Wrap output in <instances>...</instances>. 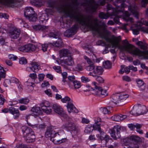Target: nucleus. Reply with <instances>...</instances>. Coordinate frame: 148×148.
I'll return each instance as SVG.
<instances>
[{
  "mask_svg": "<svg viewBox=\"0 0 148 148\" xmlns=\"http://www.w3.org/2000/svg\"><path fill=\"white\" fill-rule=\"evenodd\" d=\"M37 18V15L36 14L34 13V14H32L30 16L28 17L27 18L29 19L30 21L33 22L35 21Z\"/></svg>",
  "mask_w": 148,
  "mask_h": 148,
  "instance_id": "nucleus-39",
  "label": "nucleus"
},
{
  "mask_svg": "<svg viewBox=\"0 0 148 148\" xmlns=\"http://www.w3.org/2000/svg\"><path fill=\"white\" fill-rule=\"evenodd\" d=\"M95 124H101V119L98 117H96L95 119Z\"/></svg>",
  "mask_w": 148,
  "mask_h": 148,
  "instance_id": "nucleus-62",
  "label": "nucleus"
},
{
  "mask_svg": "<svg viewBox=\"0 0 148 148\" xmlns=\"http://www.w3.org/2000/svg\"><path fill=\"white\" fill-rule=\"evenodd\" d=\"M99 133V134L97 135V136L100 140H104L106 143H107L109 140L111 139L110 136L103 131H100Z\"/></svg>",
  "mask_w": 148,
  "mask_h": 148,
  "instance_id": "nucleus-19",
  "label": "nucleus"
},
{
  "mask_svg": "<svg viewBox=\"0 0 148 148\" xmlns=\"http://www.w3.org/2000/svg\"><path fill=\"white\" fill-rule=\"evenodd\" d=\"M4 34H3L2 33L0 32V43L2 45H3L4 44L5 42V38L4 36H3Z\"/></svg>",
  "mask_w": 148,
  "mask_h": 148,
  "instance_id": "nucleus-48",
  "label": "nucleus"
},
{
  "mask_svg": "<svg viewBox=\"0 0 148 148\" xmlns=\"http://www.w3.org/2000/svg\"><path fill=\"white\" fill-rule=\"evenodd\" d=\"M9 112L13 115V117L15 119H17L20 115L19 110L13 107L9 108Z\"/></svg>",
  "mask_w": 148,
  "mask_h": 148,
  "instance_id": "nucleus-24",
  "label": "nucleus"
},
{
  "mask_svg": "<svg viewBox=\"0 0 148 148\" xmlns=\"http://www.w3.org/2000/svg\"><path fill=\"white\" fill-rule=\"evenodd\" d=\"M103 69L101 66H95L94 70L92 71L89 72L88 73V75L94 77L97 75H101L103 72Z\"/></svg>",
  "mask_w": 148,
  "mask_h": 148,
  "instance_id": "nucleus-18",
  "label": "nucleus"
},
{
  "mask_svg": "<svg viewBox=\"0 0 148 148\" xmlns=\"http://www.w3.org/2000/svg\"><path fill=\"white\" fill-rule=\"evenodd\" d=\"M56 134L51 129L49 128L47 129L45 134V136L47 138H50L51 140L55 144H60L65 142L66 139L63 138L61 139L57 140L56 138L53 139V138L56 136Z\"/></svg>",
  "mask_w": 148,
  "mask_h": 148,
  "instance_id": "nucleus-8",
  "label": "nucleus"
},
{
  "mask_svg": "<svg viewBox=\"0 0 148 148\" xmlns=\"http://www.w3.org/2000/svg\"><path fill=\"white\" fill-rule=\"evenodd\" d=\"M110 16H112V14H109L107 13H104L103 12H101L99 14V17L100 18L102 19H107Z\"/></svg>",
  "mask_w": 148,
  "mask_h": 148,
  "instance_id": "nucleus-34",
  "label": "nucleus"
},
{
  "mask_svg": "<svg viewBox=\"0 0 148 148\" xmlns=\"http://www.w3.org/2000/svg\"><path fill=\"white\" fill-rule=\"evenodd\" d=\"M125 66L122 65L121 66V69L119 71V73L120 74H123L124 72L126 74L129 73L130 71V68L129 66L125 67Z\"/></svg>",
  "mask_w": 148,
  "mask_h": 148,
  "instance_id": "nucleus-30",
  "label": "nucleus"
},
{
  "mask_svg": "<svg viewBox=\"0 0 148 148\" xmlns=\"http://www.w3.org/2000/svg\"><path fill=\"white\" fill-rule=\"evenodd\" d=\"M147 111L146 107L144 106L135 105L130 113L134 116H138L142 114H145Z\"/></svg>",
  "mask_w": 148,
  "mask_h": 148,
  "instance_id": "nucleus-9",
  "label": "nucleus"
},
{
  "mask_svg": "<svg viewBox=\"0 0 148 148\" xmlns=\"http://www.w3.org/2000/svg\"><path fill=\"white\" fill-rule=\"evenodd\" d=\"M62 76L63 77L62 81L64 83L66 82V79L67 78V73L66 72H64L62 74Z\"/></svg>",
  "mask_w": 148,
  "mask_h": 148,
  "instance_id": "nucleus-54",
  "label": "nucleus"
},
{
  "mask_svg": "<svg viewBox=\"0 0 148 148\" xmlns=\"http://www.w3.org/2000/svg\"><path fill=\"white\" fill-rule=\"evenodd\" d=\"M22 130L23 137L27 143H30L34 141L35 136L32 129L25 126L22 127Z\"/></svg>",
  "mask_w": 148,
  "mask_h": 148,
  "instance_id": "nucleus-3",
  "label": "nucleus"
},
{
  "mask_svg": "<svg viewBox=\"0 0 148 148\" xmlns=\"http://www.w3.org/2000/svg\"><path fill=\"white\" fill-rule=\"evenodd\" d=\"M136 82L138 86L142 90L145 89V86L143 81L140 79H138L136 80Z\"/></svg>",
  "mask_w": 148,
  "mask_h": 148,
  "instance_id": "nucleus-33",
  "label": "nucleus"
},
{
  "mask_svg": "<svg viewBox=\"0 0 148 148\" xmlns=\"http://www.w3.org/2000/svg\"><path fill=\"white\" fill-rule=\"evenodd\" d=\"M0 18H4L6 19H8V16L5 13H0Z\"/></svg>",
  "mask_w": 148,
  "mask_h": 148,
  "instance_id": "nucleus-63",
  "label": "nucleus"
},
{
  "mask_svg": "<svg viewBox=\"0 0 148 148\" xmlns=\"http://www.w3.org/2000/svg\"><path fill=\"white\" fill-rule=\"evenodd\" d=\"M70 52L69 50L66 49L61 50L59 51L60 56V58L67 56L70 54Z\"/></svg>",
  "mask_w": 148,
  "mask_h": 148,
  "instance_id": "nucleus-29",
  "label": "nucleus"
},
{
  "mask_svg": "<svg viewBox=\"0 0 148 148\" xmlns=\"http://www.w3.org/2000/svg\"><path fill=\"white\" fill-rule=\"evenodd\" d=\"M33 28L36 30L41 31L45 32H47L49 31L48 26L43 25H35L33 26Z\"/></svg>",
  "mask_w": 148,
  "mask_h": 148,
  "instance_id": "nucleus-23",
  "label": "nucleus"
},
{
  "mask_svg": "<svg viewBox=\"0 0 148 148\" xmlns=\"http://www.w3.org/2000/svg\"><path fill=\"white\" fill-rule=\"evenodd\" d=\"M136 44L142 49L146 50L147 49L146 43L145 42L138 41L136 42Z\"/></svg>",
  "mask_w": 148,
  "mask_h": 148,
  "instance_id": "nucleus-31",
  "label": "nucleus"
},
{
  "mask_svg": "<svg viewBox=\"0 0 148 148\" xmlns=\"http://www.w3.org/2000/svg\"><path fill=\"white\" fill-rule=\"evenodd\" d=\"M121 9L120 10L118 11V14L116 15H113L112 16H115L114 19V20L115 23L119 24V17H120V15L119 16L118 15L119 14H125V16L123 17V19L126 21H130L131 23H133L134 22L133 20L129 16L130 15L129 13L127 11H125L124 13L123 12L124 10V9L126 8L127 5L125 4L124 3H122L121 4Z\"/></svg>",
  "mask_w": 148,
  "mask_h": 148,
  "instance_id": "nucleus-4",
  "label": "nucleus"
},
{
  "mask_svg": "<svg viewBox=\"0 0 148 148\" xmlns=\"http://www.w3.org/2000/svg\"><path fill=\"white\" fill-rule=\"evenodd\" d=\"M127 117L126 115L120 114L118 115H115L111 117L112 120L116 121H119L123 120Z\"/></svg>",
  "mask_w": 148,
  "mask_h": 148,
  "instance_id": "nucleus-26",
  "label": "nucleus"
},
{
  "mask_svg": "<svg viewBox=\"0 0 148 148\" xmlns=\"http://www.w3.org/2000/svg\"><path fill=\"white\" fill-rule=\"evenodd\" d=\"M100 125L94 123L93 125V129L95 130H98L99 132H100V131H102L100 127Z\"/></svg>",
  "mask_w": 148,
  "mask_h": 148,
  "instance_id": "nucleus-47",
  "label": "nucleus"
},
{
  "mask_svg": "<svg viewBox=\"0 0 148 148\" xmlns=\"http://www.w3.org/2000/svg\"><path fill=\"white\" fill-rule=\"evenodd\" d=\"M36 49V47L34 45L32 44L27 45V49L28 52H31L35 51Z\"/></svg>",
  "mask_w": 148,
  "mask_h": 148,
  "instance_id": "nucleus-37",
  "label": "nucleus"
},
{
  "mask_svg": "<svg viewBox=\"0 0 148 148\" xmlns=\"http://www.w3.org/2000/svg\"><path fill=\"white\" fill-rule=\"evenodd\" d=\"M51 45L50 44V43L48 44H42L41 46L42 49V51L44 52L46 51L47 50V49L48 47V45Z\"/></svg>",
  "mask_w": 148,
  "mask_h": 148,
  "instance_id": "nucleus-51",
  "label": "nucleus"
},
{
  "mask_svg": "<svg viewBox=\"0 0 148 148\" xmlns=\"http://www.w3.org/2000/svg\"><path fill=\"white\" fill-rule=\"evenodd\" d=\"M34 12L33 8L31 7H27L24 10V15L26 18Z\"/></svg>",
  "mask_w": 148,
  "mask_h": 148,
  "instance_id": "nucleus-25",
  "label": "nucleus"
},
{
  "mask_svg": "<svg viewBox=\"0 0 148 148\" xmlns=\"http://www.w3.org/2000/svg\"><path fill=\"white\" fill-rule=\"evenodd\" d=\"M148 3V0H142L141 2L142 6L145 7Z\"/></svg>",
  "mask_w": 148,
  "mask_h": 148,
  "instance_id": "nucleus-64",
  "label": "nucleus"
},
{
  "mask_svg": "<svg viewBox=\"0 0 148 148\" xmlns=\"http://www.w3.org/2000/svg\"><path fill=\"white\" fill-rule=\"evenodd\" d=\"M122 79L123 80L129 82L131 81L130 77L127 76H124L122 77Z\"/></svg>",
  "mask_w": 148,
  "mask_h": 148,
  "instance_id": "nucleus-57",
  "label": "nucleus"
},
{
  "mask_svg": "<svg viewBox=\"0 0 148 148\" xmlns=\"http://www.w3.org/2000/svg\"><path fill=\"white\" fill-rule=\"evenodd\" d=\"M75 77L73 75L72 76H69L68 77V80L66 81L67 82L68 84L69 85V87L73 83L75 82Z\"/></svg>",
  "mask_w": 148,
  "mask_h": 148,
  "instance_id": "nucleus-35",
  "label": "nucleus"
},
{
  "mask_svg": "<svg viewBox=\"0 0 148 148\" xmlns=\"http://www.w3.org/2000/svg\"><path fill=\"white\" fill-rule=\"evenodd\" d=\"M18 49L20 51L24 52H28V50L27 49V45H26L23 46L19 47L18 48Z\"/></svg>",
  "mask_w": 148,
  "mask_h": 148,
  "instance_id": "nucleus-46",
  "label": "nucleus"
},
{
  "mask_svg": "<svg viewBox=\"0 0 148 148\" xmlns=\"http://www.w3.org/2000/svg\"><path fill=\"white\" fill-rule=\"evenodd\" d=\"M129 138L131 140V144L128 147H125L124 148H139L138 143L141 141L139 136L133 135L130 136Z\"/></svg>",
  "mask_w": 148,
  "mask_h": 148,
  "instance_id": "nucleus-11",
  "label": "nucleus"
},
{
  "mask_svg": "<svg viewBox=\"0 0 148 148\" xmlns=\"http://www.w3.org/2000/svg\"><path fill=\"white\" fill-rule=\"evenodd\" d=\"M81 81L82 82L86 83L89 82L90 79L87 77L83 76L81 77Z\"/></svg>",
  "mask_w": 148,
  "mask_h": 148,
  "instance_id": "nucleus-53",
  "label": "nucleus"
},
{
  "mask_svg": "<svg viewBox=\"0 0 148 148\" xmlns=\"http://www.w3.org/2000/svg\"><path fill=\"white\" fill-rule=\"evenodd\" d=\"M78 28L77 25H75L71 28L67 30L64 33V35L67 37H70L75 34Z\"/></svg>",
  "mask_w": 148,
  "mask_h": 148,
  "instance_id": "nucleus-16",
  "label": "nucleus"
},
{
  "mask_svg": "<svg viewBox=\"0 0 148 148\" xmlns=\"http://www.w3.org/2000/svg\"><path fill=\"white\" fill-rule=\"evenodd\" d=\"M20 31L19 29H15L10 31L9 32L10 37L13 39H16L19 37Z\"/></svg>",
  "mask_w": 148,
  "mask_h": 148,
  "instance_id": "nucleus-21",
  "label": "nucleus"
},
{
  "mask_svg": "<svg viewBox=\"0 0 148 148\" xmlns=\"http://www.w3.org/2000/svg\"><path fill=\"white\" fill-rule=\"evenodd\" d=\"M84 59L86 61V62L88 64L90 65L92 64V62L90 58H88V57L86 56H84Z\"/></svg>",
  "mask_w": 148,
  "mask_h": 148,
  "instance_id": "nucleus-58",
  "label": "nucleus"
},
{
  "mask_svg": "<svg viewBox=\"0 0 148 148\" xmlns=\"http://www.w3.org/2000/svg\"><path fill=\"white\" fill-rule=\"evenodd\" d=\"M84 63H81L77 64L76 66V69L79 71H82L83 70V67L84 66Z\"/></svg>",
  "mask_w": 148,
  "mask_h": 148,
  "instance_id": "nucleus-44",
  "label": "nucleus"
},
{
  "mask_svg": "<svg viewBox=\"0 0 148 148\" xmlns=\"http://www.w3.org/2000/svg\"><path fill=\"white\" fill-rule=\"evenodd\" d=\"M56 61L58 64L61 65L66 69H67V66H72L75 64L74 59L71 56H68L66 59L60 60V62L57 59Z\"/></svg>",
  "mask_w": 148,
  "mask_h": 148,
  "instance_id": "nucleus-10",
  "label": "nucleus"
},
{
  "mask_svg": "<svg viewBox=\"0 0 148 148\" xmlns=\"http://www.w3.org/2000/svg\"><path fill=\"white\" fill-rule=\"evenodd\" d=\"M39 19L40 23H42L45 21H47L49 19V16L46 13L39 14Z\"/></svg>",
  "mask_w": 148,
  "mask_h": 148,
  "instance_id": "nucleus-27",
  "label": "nucleus"
},
{
  "mask_svg": "<svg viewBox=\"0 0 148 148\" xmlns=\"http://www.w3.org/2000/svg\"><path fill=\"white\" fill-rule=\"evenodd\" d=\"M53 109L54 111L59 114L64 118H67L68 117L66 114L65 113L64 110L59 105L57 104H53Z\"/></svg>",
  "mask_w": 148,
  "mask_h": 148,
  "instance_id": "nucleus-15",
  "label": "nucleus"
},
{
  "mask_svg": "<svg viewBox=\"0 0 148 148\" xmlns=\"http://www.w3.org/2000/svg\"><path fill=\"white\" fill-rule=\"evenodd\" d=\"M5 71L4 70L3 68L0 67V80L1 78H4L5 76Z\"/></svg>",
  "mask_w": 148,
  "mask_h": 148,
  "instance_id": "nucleus-41",
  "label": "nucleus"
},
{
  "mask_svg": "<svg viewBox=\"0 0 148 148\" xmlns=\"http://www.w3.org/2000/svg\"><path fill=\"white\" fill-rule=\"evenodd\" d=\"M29 100L27 98H24L18 100V102L19 103L27 104L29 102Z\"/></svg>",
  "mask_w": 148,
  "mask_h": 148,
  "instance_id": "nucleus-40",
  "label": "nucleus"
},
{
  "mask_svg": "<svg viewBox=\"0 0 148 148\" xmlns=\"http://www.w3.org/2000/svg\"><path fill=\"white\" fill-rule=\"evenodd\" d=\"M61 101L63 103H69V102H70L72 101V100L67 96H66L64 98L62 99Z\"/></svg>",
  "mask_w": 148,
  "mask_h": 148,
  "instance_id": "nucleus-43",
  "label": "nucleus"
},
{
  "mask_svg": "<svg viewBox=\"0 0 148 148\" xmlns=\"http://www.w3.org/2000/svg\"><path fill=\"white\" fill-rule=\"evenodd\" d=\"M125 130V128L121 127L119 125H116L110 129L109 132L110 133L111 136L114 139L116 140L120 138L121 136L120 134V132Z\"/></svg>",
  "mask_w": 148,
  "mask_h": 148,
  "instance_id": "nucleus-7",
  "label": "nucleus"
},
{
  "mask_svg": "<svg viewBox=\"0 0 148 148\" xmlns=\"http://www.w3.org/2000/svg\"><path fill=\"white\" fill-rule=\"evenodd\" d=\"M40 106L42 111L45 113L50 114L52 112L51 107L49 102L44 101L42 102L40 104Z\"/></svg>",
  "mask_w": 148,
  "mask_h": 148,
  "instance_id": "nucleus-13",
  "label": "nucleus"
},
{
  "mask_svg": "<svg viewBox=\"0 0 148 148\" xmlns=\"http://www.w3.org/2000/svg\"><path fill=\"white\" fill-rule=\"evenodd\" d=\"M73 86L74 87L75 89H78L81 87L80 83L79 82L77 81H75L73 83L71 84V85L69 87L73 88Z\"/></svg>",
  "mask_w": 148,
  "mask_h": 148,
  "instance_id": "nucleus-38",
  "label": "nucleus"
},
{
  "mask_svg": "<svg viewBox=\"0 0 148 148\" xmlns=\"http://www.w3.org/2000/svg\"><path fill=\"white\" fill-rule=\"evenodd\" d=\"M92 93L96 95L100 96L101 95L103 96L107 95V91L106 90L103 89L99 85L97 82H93L92 84Z\"/></svg>",
  "mask_w": 148,
  "mask_h": 148,
  "instance_id": "nucleus-5",
  "label": "nucleus"
},
{
  "mask_svg": "<svg viewBox=\"0 0 148 148\" xmlns=\"http://www.w3.org/2000/svg\"><path fill=\"white\" fill-rule=\"evenodd\" d=\"M31 111L34 112L39 114L41 113V110L40 107H33Z\"/></svg>",
  "mask_w": 148,
  "mask_h": 148,
  "instance_id": "nucleus-42",
  "label": "nucleus"
},
{
  "mask_svg": "<svg viewBox=\"0 0 148 148\" xmlns=\"http://www.w3.org/2000/svg\"><path fill=\"white\" fill-rule=\"evenodd\" d=\"M101 37L102 38L105 39L108 43H109L107 45L101 40L98 41V44L99 45L103 43L104 45H107L108 48L106 47L103 52V54L108 53L109 52L108 48L112 46L114 48L118 47L121 51H126L133 55L137 56L139 58H148V50L146 51H142L132 45L130 44L127 40L123 41V45H120L119 43L121 40L120 36L117 37H114L113 39L109 38L107 34L102 35Z\"/></svg>",
  "mask_w": 148,
  "mask_h": 148,
  "instance_id": "nucleus-1",
  "label": "nucleus"
},
{
  "mask_svg": "<svg viewBox=\"0 0 148 148\" xmlns=\"http://www.w3.org/2000/svg\"><path fill=\"white\" fill-rule=\"evenodd\" d=\"M93 127L92 126L88 125L86 127L85 130V133L88 134L91 132L93 130Z\"/></svg>",
  "mask_w": 148,
  "mask_h": 148,
  "instance_id": "nucleus-45",
  "label": "nucleus"
},
{
  "mask_svg": "<svg viewBox=\"0 0 148 148\" xmlns=\"http://www.w3.org/2000/svg\"><path fill=\"white\" fill-rule=\"evenodd\" d=\"M108 107H107V108H104L102 109V112L104 114H109L110 113V110H109L108 109Z\"/></svg>",
  "mask_w": 148,
  "mask_h": 148,
  "instance_id": "nucleus-55",
  "label": "nucleus"
},
{
  "mask_svg": "<svg viewBox=\"0 0 148 148\" xmlns=\"http://www.w3.org/2000/svg\"><path fill=\"white\" fill-rule=\"evenodd\" d=\"M95 66L93 64H92L86 67V70L88 71H92L94 70Z\"/></svg>",
  "mask_w": 148,
  "mask_h": 148,
  "instance_id": "nucleus-50",
  "label": "nucleus"
},
{
  "mask_svg": "<svg viewBox=\"0 0 148 148\" xmlns=\"http://www.w3.org/2000/svg\"><path fill=\"white\" fill-rule=\"evenodd\" d=\"M128 97V95L123 93H117L113 94L110 98V100L108 104L111 106L112 107L114 105H116L117 103L125 100Z\"/></svg>",
  "mask_w": 148,
  "mask_h": 148,
  "instance_id": "nucleus-2",
  "label": "nucleus"
},
{
  "mask_svg": "<svg viewBox=\"0 0 148 148\" xmlns=\"http://www.w3.org/2000/svg\"><path fill=\"white\" fill-rule=\"evenodd\" d=\"M8 58L12 60H15L17 59V57L15 56L13 54H10L8 56Z\"/></svg>",
  "mask_w": 148,
  "mask_h": 148,
  "instance_id": "nucleus-56",
  "label": "nucleus"
},
{
  "mask_svg": "<svg viewBox=\"0 0 148 148\" xmlns=\"http://www.w3.org/2000/svg\"><path fill=\"white\" fill-rule=\"evenodd\" d=\"M66 107L67 108L68 112L70 113L71 112H74L76 113L78 112V110L73 105L72 101L69 102V103H67Z\"/></svg>",
  "mask_w": 148,
  "mask_h": 148,
  "instance_id": "nucleus-22",
  "label": "nucleus"
},
{
  "mask_svg": "<svg viewBox=\"0 0 148 148\" xmlns=\"http://www.w3.org/2000/svg\"><path fill=\"white\" fill-rule=\"evenodd\" d=\"M31 2L33 5L37 7L40 6L43 4L42 0H32Z\"/></svg>",
  "mask_w": 148,
  "mask_h": 148,
  "instance_id": "nucleus-32",
  "label": "nucleus"
},
{
  "mask_svg": "<svg viewBox=\"0 0 148 148\" xmlns=\"http://www.w3.org/2000/svg\"><path fill=\"white\" fill-rule=\"evenodd\" d=\"M140 28L137 27L136 29H132L133 33L135 35H137L139 34V31Z\"/></svg>",
  "mask_w": 148,
  "mask_h": 148,
  "instance_id": "nucleus-61",
  "label": "nucleus"
},
{
  "mask_svg": "<svg viewBox=\"0 0 148 148\" xmlns=\"http://www.w3.org/2000/svg\"><path fill=\"white\" fill-rule=\"evenodd\" d=\"M30 64L31 66L27 67L26 68V70L28 71L35 72V71H38L40 68V65L37 62H32Z\"/></svg>",
  "mask_w": 148,
  "mask_h": 148,
  "instance_id": "nucleus-17",
  "label": "nucleus"
},
{
  "mask_svg": "<svg viewBox=\"0 0 148 148\" xmlns=\"http://www.w3.org/2000/svg\"><path fill=\"white\" fill-rule=\"evenodd\" d=\"M63 128L70 130L74 134L77 133V128L75 124L70 118L69 119L68 121L62 126Z\"/></svg>",
  "mask_w": 148,
  "mask_h": 148,
  "instance_id": "nucleus-12",
  "label": "nucleus"
},
{
  "mask_svg": "<svg viewBox=\"0 0 148 148\" xmlns=\"http://www.w3.org/2000/svg\"><path fill=\"white\" fill-rule=\"evenodd\" d=\"M49 35L51 37L56 38H58V40L55 42L53 43H50V44L51 45V46H53L55 47H60L62 46L63 42L61 39L59 38V36L57 33L55 34L53 32H51L49 33Z\"/></svg>",
  "mask_w": 148,
  "mask_h": 148,
  "instance_id": "nucleus-14",
  "label": "nucleus"
},
{
  "mask_svg": "<svg viewBox=\"0 0 148 148\" xmlns=\"http://www.w3.org/2000/svg\"><path fill=\"white\" fill-rule=\"evenodd\" d=\"M96 80L99 84H102L104 82V79L101 76H98L96 79Z\"/></svg>",
  "mask_w": 148,
  "mask_h": 148,
  "instance_id": "nucleus-52",
  "label": "nucleus"
},
{
  "mask_svg": "<svg viewBox=\"0 0 148 148\" xmlns=\"http://www.w3.org/2000/svg\"><path fill=\"white\" fill-rule=\"evenodd\" d=\"M45 76V75L42 73L39 74L38 75V79L40 81H42Z\"/></svg>",
  "mask_w": 148,
  "mask_h": 148,
  "instance_id": "nucleus-60",
  "label": "nucleus"
},
{
  "mask_svg": "<svg viewBox=\"0 0 148 148\" xmlns=\"http://www.w3.org/2000/svg\"><path fill=\"white\" fill-rule=\"evenodd\" d=\"M53 69L58 73H60L61 72V67L60 66H54L53 67Z\"/></svg>",
  "mask_w": 148,
  "mask_h": 148,
  "instance_id": "nucleus-59",
  "label": "nucleus"
},
{
  "mask_svg": "<svg viewBox=\"0 0 148 148\" xmlns=\"http://www.w3.org/2000/svg\"><path fill=\"white\" fill-rule=\"evenodd\" d=\"M10 82L11 83H15L19 89L20 90L22 89V86L20 82L16 78L14 77H12L11 78L10 80Z\"/></svg>",
  "mask_w": 148,
  "mask_h": 148,
  "instance_id": "nucleus-28",
  "label": "nucleus"
},
{
  "mask_svg": "<svg viewBox=\"0 0 148 148\" xmlns=\"http://www.w3.org/2000/svg\"><path fill=\"white\" fill-rule=\"evenodd\" d=\"M129 10L134 15L135 17L138 18V13L137 6L135 3L128 7Z\"/></svg>",
  "mask_w": 148,
  "mask_h": 148,
  "instance_id": "nucleus-20",
  "label": "nucleus"
},
{
  "mask_svg": "<svg viewBox=\"0 0 148 148\" xmlns=\"http://www.w3.org/2000/svg\"><path fill=\"white\" fill-rule=\"evenodd\" d=\"M125 0H117V5H116L115 8H112L111 5L108 4L107 5V13L109 14H112L113 15H116L118 14V11L121 10L122 7L121 4L124 3L123 2L125 1Z\"/></svg>",
  "mask_w": 148,
  "mask_h": 148,
  "instance_id": "nucleus-6",
  "label": "nucleus"
},
{
  "mask_svg": "<svg viewBox=\"0 0 148 148\" xmlns=\"http://www.w3.org/2000/svg\"><path fill=\"white\" fill-rule=\"evenodd\" d=\"M103 66L106 69H110L112 67V63L109 61H105L103 63Z\"/></svg>",
  "mask_w": 148,
  "mask_h": 148,
  "instance_id": "nucleus-36",
  "label": "nucleus"
},
{
  "mask_svg": "<svg viewBox=\"0 0 148 148\" xmlns=\"http://www.w3.org/2000/svg\"><path fill=\"white\" fill-rule=\"evenodd\" d=\"M19 63L22 64H26L27 63V60L24 57L21 58L19 60Z\"/></svg>",
  "mask_w": 148,
  "mask_h": 148,
  "instance_id": "nucleus-49",
  "label": "nucleus"
}]
</instances>
